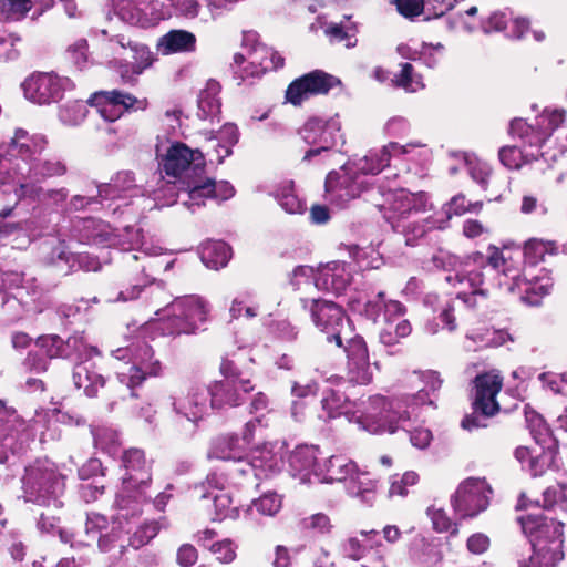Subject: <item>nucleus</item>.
<instances>
[{
	"instance_id": "14",
	"label": "nucleus",
	"mask_w": 567,
	"mask_h": 567,
	"mask_svg": "<svg viewBox=\"0 0 567 567\" xmlns=\"http://www.w3.org/2000/svg\"><path fill=\"white\" fill-rule=\"evenodd\" d=\"M212 410H228L244 404L255 390L251 381L236 382L231 379L214 380L208 384Z\"/></svg>"
},
{
	"instance_id": "36",
	"label": "nucleus",
	"mask_w": 567,
	"mask_h": 567,
	"mask_svg": "<svg viewBox=\"0 0 567 567\" xmlns=\"http://www.w3.org/2000/svg\"><path fill=\"white\" fill-rule=\"evenodd\" d=\"M412 327L408 319L395 320L388 319L379 333V340L386 347L395 346L401 339L411 333Z\"/></svg>"
},
{
	"instance_id": "45",
	"label": "nucleus",
	"mask_w": 567,
	"mask_h": 567,
	"mask_svg": "<svg viewBox=\"0 0 567 567\" xmlns=\"http://www.w3.org/2000/svg\"><path fill=\"white\" fill-rule=\"evenodd\" d=\"M241 361L243 358L238 353L225 355L221 359L219 365V373L223 377L221 379H231L236 382L251 381L250 379L244 377Z\"/></svg>"
},
{
	"instance_id": "31",
	"label": "nucleus",
	"mask_w": 567,
	"mask_h": 567,
	"mask_svg": "<svg viewBox=\"0 0 567 567\" xmlns=\"http://www.w3.org/2000/svg\"><path fill=\"white\" fill-rule=\"evenodd\" d=\"M301 532L309 537L327 538L333 533L334 525L324 513H316L300 520Z\"/></svg>"
},
{
	"instance_id": "42",
	"label": "nucleus",
	"mask_w": 567,
	"mask_h": 567,
	"mask_svg": "<svg viewBox=\"0 0 567 567\" xmlns=\"http://www.w3.org/2000/svg\"><path fill=\"white\" fill-rule=\"evenodd\" d=\"M311 96L312 91L303 75L291 81L285 92L286 101L293 106H301Z\"/></svg>"
},
{
	"instance_id": "39",
	"label": "nucleus",
	"mask_w": 567,
	"mask_h": 567,
	"mask_svg": "<svg viewBox=\"0 0 567 567\" xmlns=\"http://www.w3.org/2000/svg\"><path fill=\"white\" fill-rule=\"evenodd\" d=\"M32 8V0H0V19L7 22L21 21Z\"/></svg>"
},
{
	"instance_id": "24",
	"label": "nucleus",
	"mask_w": 567,
	"mask_h": 567,
	"mask_svg": "<svg viewBox=\"0 0 567 567\" xmlns=\"http://www.w3.org/2000/svg\"><path fill=\"white\" fill-rule=\"evenodd\" d=\"M509 134L513 138H518L523 146L542 147L545 142V134L539 128L537 122L529 124L524 118H514L509 124Z\"/></svg>"
},
{
	"instance_id": "2",
	"label": "nucleus",
	"mask_w": 567,
	"mask_h": 567,
	"mask_svg": "<svg viewBox=\"0 0 567 567\" xmlns=\"http://www.w3.org/2000/svg\"><path fill=\"white\" fill-rule=\"evenodd\" d=\"M159 320V329L165 336L178 337L196 334L208 321L209 305L199 296L190 295L175 298L165 309Z\"/></svg>"
},
{
	"instance_id": "60",
	"label": "nucleus",
	"mask_w": 567,
	"mask_h": 567,
	"mask_svg": "<svg viewBox=\"0 0 567 567\" xmlns=\"http://www.w3.org/2000/svg\"><path fill=\"white\" fill-rule=\"evenodd\" d=\"M396 9L405 18L420 16L424 9V0H396Z\"/></svg>"
},
{
	"instance_id": "6",
	"label": "nucleus",
	"mask_w": 567,
	"mask_h": 567,
	"mask_svg": "<svg viewBox=\"0 0 567 567\" xmlns=\"http://www.w3.org/2000/svg\"><path fill=\"white\" fill-rule=\"evenodd\" d=\"M492 494L485 478L468 477L458 485L451 504L461 520L473 518L488 507Z\"/></svg>"
},
{
	"instance_id": "43",
	"label": "nucleus",
	"mask_w": 567,
	"mask_h": 567,
	"mask_svg": "<svg viewBox=\"0 0 567 567\" xmlns=\"http://www.w3.org/2000/svg\"><path fill=\"white\" fill-rule=\"evenodd\" d=\"M37 346L44 350L45 357L49 359L53 358H66V347L70 343V339L64 342L58 334L41 336L35 341Z\"/></svg>"
},
{
	"instance_id": "62",
	"label": "nucleus",
	"mask_w": 567,
	"mask_h": 567,
	"mask_svg": "<svg viewBox=\"0 0 567 567\" xmlns=\"http://www.w3.org/2000/svg\"><path fill=\"white\" fill-rule=\"evenodd\" d=\"M489 538L483 533H475L467 538V550L474 555H482L489 548Z\"/></svg>"
},
{
	"instance_id": "32",
	"label": "nucleus",
	"mask_w": 567,
	"mask_h": 567,
	"mask_svg": "<svg viewBox=\"0 0 567 567\" xmlns=\"http://www.w3.org/2000/svg\"><path fill=\"white\" fill-rule=\"evenodd\" d=\"M357 471L355 462L341 455H333L326 462L324 478L328 482H343L349 477H353Z\"/></svg>"
},
{
	"instance_id": "21",
	"label": "nucleus",
	"mask_w": 567,
	"mask_h": 567,
	"mask_svg": "<svg viewBox=\"0 0 567 567\" xmlns=\"http://www.w3.org/2000/svg\"><path fill=\"white\" fill-rule=\"evenodd\" d=\"M72 379L74 385L82 389L89 398L97 396L99 390L105 385V379L95 371L92 364H76L73 369Z\"/></svg>"
},
{
	"instance_id": "10",
	"label": "nucleus",
	"mask_w": 567,
	"mask_h": 567,
	"mask_svg": "<svg viewBox=\"0 0 567 567\" xmlns=\"http://www.w3.org/2000/svg\"><path fill=\"white\" fill-rule=\"evenodd\" d=\"M339 127L331 120H323L319 116L309 117L299 130L301 138L312 147L303 156V161H310L322 152L332 150L336 144V135Z\"/></svg>"
},
{
	"instance_id": "8",
	"label": "nucleus",
	"mask_w": 567,
	"mask_h": 567,
	"mask_svg": "<svg viewBox=\"0 0 567 567\" xmlns=\"http://www.w3.org/2000/svg\"><path fill=\"white\" fill-rule=\"evenodd\" d=\"M368 186L362 174L344 167L331 171L324 181V192L328 200L338 206H343L360 197L368 189Z\"/></svg>"
},
{
	"instance_id": "29",
	"label": "nucleus",
	"mask_w": 567,
	"mask_h": 567,
	"mask_svg": "<svg viewBox=\"0 0 567 567\" xmlns=\"http://www.w3.org/2000/svg\"><path fill=\"white\" fill-rule=\"evenodd\" d=\"M68 171L65 163L56 158L38 161V158L28 166L25 178L41 182L47 178L63 176Z\"/></svg>"
},
{
	"instance_id": "19",
	"label": "nucleus",
	"mask_w": 567,
	"mask_h": 567,
	"mask_svg": "<svg viewBox=\"0 0 567 567\" xmlns=\"http://www.w3.org/2000/svg\"><path fill=\"white\" fill-rule=\"evenodd\" d=\"M352 276L346 262L332 261L321 267L315 278L319 290L341 295L350 285Z\"/></svg>"
},
{
	"instance_id": "48",
	"label": "nucleus",
	"mask_w": 567,
	"mask_h": 567,
	"mask_svg": "<svg viewBox=\"0 0 567 567\" xmlns=\"http://www.w3.org/2000/svg\"><path fill=\"white\" fill-rule=\"evenodd\" d=\"M566 112L563 110L544 111L535 120L545 134L546 141L565 122Z\"/></svg>"
},
{
	"instance_id": "35",
	"label": "nucleus",
	"mask_w": 567,
	"mask_h": 567,
	"mask_svg": "<svg viewBox=\"0 0 567 567\" xmlns=\"http://www.w3.org/2000/svg\"><path fill=\"white\" fill-rule=\"evenodd\" d=\"M231 257V248L225 241H213L202 250V260L212 269L225 267Z\"/></svg>"
},
{
	"instance_id": "7",
	"label": "nucleus",
	"mask_w": 567,
	"mask_h": 567,
	"mask_svg": "<svg viewBox=\"0 0 567 567\" xmlns=\"http://www.w3.org/2000/svg\"><path fill=\"white\" fill-rule=\"evenodd\" d=\"M87 103L96 109L102 118L111 123L121 118L125 113L143 112L150 104L146 97L138 99L116 89L95 92L90 96Z\"/></svg>"
},
{
	"instance_id": "4",
	"label": "nucleus",
	"mask_w": 567,
	"mask_h": 567,
	"mask_svg": "<svg viewBox=\"0 0 567 567\" xmlns=\"http://www.w3.org/2000/svg\"><path fill=\"white\" fill-rule=\"evenodd\" d=\"M409 420L410 413L401 402L382 395L371 396L361 415L364 427L374 434H393Z\"/></svg>"
},
{
	"instance_id": "15",
	"label": "nucleus",
	"mask_w": 567,
	"mask_h": 567,
	"mask_svg": "<svg viewBox=\"0 0 567 567\" xmlns=\"http://www.w3.org/2000/svg\"><path fill=\"white\" fill-rule=\"evenodd\" d=\"M347 355V379L353 384L365 385L373 379L369 349L363 337L357 334L343 346Z\"/></svg>"
},
{
	"instance_id": "5",
	"label": "nucleus",
	"mask_w": 567,
	"mask_h": 567,
	"mask_svg": "<svg viewBox=\"0 0 567 567\" xmlns=\"http://www.w3.org/2000/svg\"><path fill=\"white\" fill-rule=\"evenodd\" d=\"M59 474L48 464L37 461L25 468L22 489L25 502L49 506L56 503Z\"/></svg>"
},
{
	"instance_id": "23",
	"label": "nucleus",
	"mask_w": 567,
	"mask_h": 567,
	"mask_svg": "<svg viewBox=\"0 0 567 567\" xmlns=\"http://www.w3.org/2000/svg\"><path fill=\"white\" fill-rule=\"evenodd\" d=\"M221 85L218 81L209 79L205 87L200 90L197 99L198 109L202 118L215 117L221 112V101L219 93Z\"/></svg>"
},
{
	"instance_id": "26",
	"label": "nucleus",
	"mask_w": 567,
	"mask_h": 567,
	"mask_svg": "<svg viewBox=\"0 0 567 567\" xmlns=\"http://www.w3.org/2000/svg\"><path fill=\"white\" fill-rule=\"evenodd\" d=\"M558 252L559 246L554 240L529 238L523 246L524 261L530 266L544 262L547 256H557Z\"/></svg>"
},
{
	"instance_id": "37",
	"label": "nucleus",
	"mask_w": 567,
	"mask_h": 567,
	"mask_svg": "<svg viewBox=\"0 0 567 567\" xmlns=\"http://www.w3.org/2000/svg\"><path fill=\"white\" fill-rule=\"evenodd\" d=\"M303 76L306 78L312 91V95L315 96L327 95L333 87L341 83L337 76L320 69L310 71L303 74Z\"/></svg>"
},
{
	"instance_id": "52",
	"label": "nucleus",
	"mask_w": 567,
	"mask_h": 567,
	"mask_svg": "<svg viewBox=\"0 0 567 567\" xmlns=\"http://www.w3.org/2000/svg\"><path fill=\"white\" fill-rule=\"evenodd\" d=\"M125 537L118 528H112L111 532L101 534L97 537V545L101 551L110 553L117 548L118 555L123 554L125 548Z\"/></svg>"
},
{
	"instance_id": "3",
	"label": "nucleus",
	"mask_w": 567,
	"mask_h": 567,
	"mask_svg": "<svg viewBox=\"0 0 567 567\" xmlns=\"http://www.w3.org/2000/svg\"><path fill=\"white\" fill-rule=\"evenodd\" d=\"M504 379L499 372L492 370L477 374L473 380L472 413L466 414L461 426L466 431L486 427L487 419L501 411L497 395L502 391Z\"/></svg>"
},
{
	"instance_id": "38",
	"label": "nucleus",
	"mask_w": 567,
	"mask_h": 567,
	"mask_svg": "<svg viewBox=\"0 0 567 567\" xmlns=\"http://www.w3.org/2000/svg\"><path fill=\"white\" fill-rule=\"evenodd\" d=\"M498 157L501 163L508 169H520L523 165L537 159V155L525 154L516 145L501 147L498 151Z\"/></svg>"
},
{
	"instance_id": "40",
	"label": "nucleus",
	"mask_w": 567,
	"mask_h": 567,
	"mask_svg": "<svg viewBox=\"0 0 567 567\" xmlns=\"http://www.w3.org/2000/svg\"><path fill=\"white\" fill-rule=\"evenodd\" d=\"M132 50L135 52L134 60L135 62L132 65V74L131 76H125L122 73V78L124 83H130L134 85L136 83V78L134 75L142 74L146 69L151 68L156 58L153 52L146 45H134Z\"/></svg>"
},
{
	"instance_id": "61",
	"label": "nucleus",
	"mask_w": 567,
	"mask_h": 567,
	"mask_svg": "<svg viewBox=\"0 0 567 567\" xmlns=\"http://www.w3.org/2000/svg\"><path fill=\"white\" fill-rule=\"evenodd\" d=\"M107 527V519L105 516L96 513H92L87 516L85 522V530L87 535H91V538L94 539L99 537L103 529Z\"/></svg>"
},
{
	"instance_id": "30",
	"label": "nucleus",
	"mask_w": 567,
	"mask_h": 567,
	"mask_svg": "<svg viewBox=\"0 0 567 567\" xmlns=\"http://www.w3.org/2000/svg\"><path fill=\"white\" fill-rule=\"evenodd\" d=\"M289 466L301 476L307 477L310 473L316 472L317 450L312 446H298L289 455Z\"/></svg>"
},
{
	"instance_id": "44",
	"label": "nucleus",
	"mask_w": 567,
	"mask_h": 567,
	"mask_svg": "<svg viewBox=\"0 0 567 567\" xmlns=\"http://www.w3.org/2000/svg\"><path fill=\"white\" fill-rule=\"evenodd\" d=\"M446 206V214L451 217L453 215L462 216L467 213L478 214L483 209L484 203L482 200L471 202L464 194L460 193L453 196Z\"/></svg>"
},
{
	"instance_id": "13",
	"label": "nucleus",
	"mask_w": 567,
	"mask_h": 567,
	"mask_svg": "<svg viewBox=\"0 0 567 567\" xmlns=\"http://www.w3.org/2000/svg\"><path fill=\"white\" fill-rule=\"evenodd\" d=\"M485 255L481 251H473L461 258L455 275L446 276V281L453 286L467 282L472 296L487 298L488 288L485 286Z\"/></svg>"
},
{
	"instance_id": "20",
	"label": "nucleus",
	"mask_w": 567,
	"mask_h": 567,
	"mask_svg": "<svg viewBox=\"0 0 567 567\" xmlns=\"http://www.w3.org/2000/svg\"><path fill=\"white\" fill-rule=\"evenodd\" d=\"M196 37L193 32L182 29L168 31L158 41V48L163 54L177 52H194L196 50Z\"/></svg>"
},
{
	"instance_id": "53",
	"label": "nucleus",
	"mask_w": 567,
	"mask_h": 567,
	"mask_svg": "<svg viewBox=\"0 0 567 567\" xmlns=\"http://www.w3.org/2000/svg\"><path fill=\"white\" fill-rule=\"evenodd\" d=\"M419 482L417 473L413 471L405 472L401 477L394 476L389 488V495L404 497L409 494V487Z\"/></svg>"
},
{
	"instance_id": "51",
	"label": "nucleus",
	"mask_w": 567,
	"mask_h": 567,
	"mask_svg": "<svg viewBox=\"0 0 567 567\" xmlns=\"http://www.w3.org/2000/svg\"><path fill=\"white\" fill-rule=\"evenodd\" d=\"M471 177L483 190L487 192L498 182V176L494 169L485 163H477L471 167Z\"/></svg>"
},
{
	"instance_id": "64",
	"label": "nucleus",
	"mask_w": 567,
	"mask_h": 567,
	"mask_svg": "<svg viewBox=\"0 0 567 567\" xmlns=\"http://www.w3.org/2000/svg\"><path fill=\"white\" fill-rule=\"evenodd\" d=\"M24 367L35 373H42L48 370V359L43 354L30 351L23 362Z\"/></svg>"
},
{
	"instance_id": "49",
	"label": "nucleus",
	"mask_w": 567,
	"mask_h": 567,
	"mask_svg": "<svg viewBox=\"0 0 567 567\" xmlns=\"http://www.w3.org/2000/svg\"><path fill=\"white\" fill-rule=\"evenodd\" d=\"M427 515L432 520V526L435 532L449 533L451 536L458 535V523L452 522L444 509L432 506L427 509Z\"/></svg>"
},
{
	"instance_id": "55",
	"label": "nucleus",
	"mask_w": 567,
	"mask_h": 567,
	"mask_svg": "<svg viewBox=\"0 0 567 567\" xmlns=\"http://www.w3.org/2000/svg\"><path fill=\"white\" fill-rule=\"evenodd\" d=\"M556 450L557 447H551V450L542 447V452L539 454L532 456L526 465L533 476H539L545 473L546 468L554 460Z\"/></svg>"
},
{
	"instance_id": "56",
	"label": "nucleus",
	"mask_w": 567,
	"mask_h": 567,
	"mask_svg": "<svg viewBox=\"0 0 567 567\" xmlns=\"http://www.w3.org/2000/svg\"><path fill=\"white\" fill-rule=\"evenodd\" d=\"M280 206L289 214H299L305 209L303 203L293 194L292 187L284 188L278 194Z\"/></svg>"
},
{
	"instance_id": "50",
	"label": "nucleus",
	"mask_w": 567,
	"mask_h": 567,
	"mask_svg": "<svg viewBox=\"0 0 567 567\" xmlns=\"http://www.w3.org/2000/svg\"><path fill=\"white\" fill-rule=\"evenodd\" d=\"M542 507L546 511H553L558 507L567 514V486L560 488L548 487L543 492Z\"/></svg>"
},
{
	"instance_id": "9",
	"label": "nucleus",
	"mask_w": 567,
	"mask_h": 567,
	"mask_svg": "<svg viewBox=\"0 0 567 567\" xmlns=\"http://www.w3.org/2000/svg\"><path fill=\"white\" fill-rule=\"evenodd\" d=\"M302 308L309 310L311 319L317 328L329 333L327 341H334L342 347V338L338 328L342 326L344 311L342 307L326 299H301Z\"/></svg>"
},
{
	"instance_id": "47",
	"label": "nucleus",
	"mask_w": 567,
	"mask_h": 567,
	"mask_svg": "<svg viewBox=\"0 0 567 567\" xmlns=\"http://www.w3.org/2000/svg\"><path fill=\"white\" fill-rule=\"evenodd\" d=\"M187 193L192 206H203L206 199H213L210 178L194 179L187 183Z\"/></svg>"
},
{
	"instance_id": "59",
	"label": "nucleus",
	"mask_w": 567,
	"mask_h": 567,
	"mask_svg": "<svg viewBox=\"0 0 567 567\" xmlns=\"http://www.w3.org/2000/svg\"><path fill=\"white\" fill-rule=\"evenodd\" d=\"M460 257L454 255H450L444 251H439L431 257V262L433 267L437 270H450L453 269L456 271L458 266Z\"/></svg>"
},
{
	"instance_id": "1",
	"label": "nucleus",
	"mask_w": 567,
	"mask_h": 567,
	"mask_svg": "<svg viewBox=\"0 0 567 567\" xmlns=\"http://www.w3.org/2000/svg\"><path fill=\"white\" fill-rule=\"evenodd\" d=\"M543 508L539 513H526L517 523L528 539L535 557L520 560L519 567H555L564 559L565 524Z\"/></svg>"
},
{
	"instance_id": "18",
	"label": "nucleus",
	"mask_w": 567,
	"mask_h": 567,
	"mask_svg": "<svg viewBox=\"0 0 567 567\" xmlns=\"http://www.w3.org/2000/svg\"><path fill=\"white\" fill-rule=\"evenodd\" d=\"M209 401L210 393L208 385L206 388L193 385L185 395L175 398L173 405L177 413L184 415L192 422H197L203 419L210 408Z\"/></svg>"
},
{
	"instance_id": "46",
	"label": "nucleus",
	"mask_w": 567,
	"mask_h": 567,
	"mask_svg": "<svg viewBox=\"0 0 567 567\" xmlns=\"http://www.w3.org/2000/svg\"><path fill=\"white\" fill-rule=\"evenodd\" d=\"M282 507V496L276 492H266L260 497L252 501L251 508L264 516H275Z\"/></svg>"
},
{
	"instance_id": "63",
	"label": "nucleus",
	"mask_w": 567,
	"mask_h": 567,
	"mask_svg": "<svg viewBox=\"0 0 567 567\" xmlns=\"http://www.w3.org/2000/svg\"><path fill=\"white\" fill-rule=\"evenodd\" d=\"M198 551L192 544H183L176 555L177 564L182 567H190L196 564Z\"/></svg>"
},
{
	"instance_id": "58",
	"label": "nucleus",
	"mask_w": 567,
	"mask_h": 567,
	"mask_svg": "<svg viewBox=\"0 0 567 567\" xmlns=\"http://www.w3.org/2000/svg\"><path fill=\"white\" fill-rule=\"evenodd\" d=\"M89 44L86 39H79L68 48V54L71 61L79 68H82L87 61Z\"/></svg>"
},
{
	"instance_id": "28",
	"label": "nucleus",
	"mask_w": 567,
	"mask_h": 567,
	"mask_svg": "<svg viewBox=\"0 0 567 567\" xmlns=\"http://www.w3.org/2000/svg\"><path fill=\"white\" fill-rule=\"evenodd\" d=\"M255 473V480L260 481L267 477L276 466V457L272 447L262 443L250 450L247 455Z\"/></svg>"
},
{
	"instance_id": "34",
	"label": "nucleus",
	"mask_w": 567,
	"mask_h": 567,
	"mask_svg": "<svg viewBox=\"0 0 567 567\" xmlns=\"http://www.w3.org/2000/svg\"><path fill=\"white\" fill-rule=\"evenodd\" d=\"M511 259V256L505 255V249L488 245L487 255H485V267L491 266L494 270L516 280L519 278V269L509 265Z\"/></svg>"
},
{
	"instance_id": "41",
	"label": "nucleus",
	"mask_w": 567,
	"mask_h": 567,
	"mask_svg": "<svg viewBox=\"0 0 567 567\" xmlns=\"http://www.w3.org/2000/svg\"><path fill=\"white\" fill-rule=\"evenodd\" d=\"M348 401L349 399L344 392L337 389H328L323 392L321 405L328 419H336L343 413Z\"/></svg>"
},
{
	"instance_id": "27",
	"label": "nucleus",
	"mask_w": 567,
	"mask_h": 567,
	"mask_svg": "<svg viewBox=\"0 0 567 567\" xmlns=\"http://www.w3.org/2000/svg\"><path fill=\"white\" fill-rule=\"evenodd\" d=\"M554 287L553 278L545 272L542 276H535L526 282L520 300L530 307H538L543 299L548 296Z\"/></svg>"
},
{
	"instance_id": "25",
	"label": "nucleus",
	"mask_w": 567,
	"mask_h": 567,
	"mask_svg": "<svg viewBox=\"0 0 567 567\" xmlns=\"http://www.w3.org/2000/svg\"><path fill=\"white\" fill-rule=\"evenodd\" d=\"M76 229L81 240L86 244L103 245L109 243L112 236L109 224L93 217L81 219Z\"/></svg>"
},
{
	"instance_id": "11",
	"label": "nucleus",
	"mask_w": 567,
	"mask_h": 567,
	"mask_svg": "<svg viewBox=\"0 0 567 567\" xmlns=\"http://www.w3.org/2000/svg\"><path fill=\"white\" fill-rule=\"evenodd\" d=\"M68 80L54 72H34L22 83L24 95L38 104H50L63 97Z\"/></svg>"
},
{
	"instance_id": "54",
	"label": "nucleus",
	"mask_w": 567,
	"mask_h": 567,
	"mask_svg": "<svg viewBox=\"0 0 567 567\" xmlns=\"http://www.w3.org/2000/svg\"><path fill=\"white\" fill-rule=\"evenodd\" d=\"M236 549L237 546L228 538L215 542L208 547V550L215 555L216 559L221 564L233 563L237 557Z\"/></svg>"
},
{
	"instance_id": "12",
	"label": "nucleus",
	"mask_w": 567,
	"mask_h": 567,
	"mask_svg": "<svg viewBox=\"0 0 567 567\" xmlns=\"http://www.w3.org/2000/svg\"><path fill=\"white\" fill-rule=\"evenodd\" d=\"M48 140L44 135L30 134L24 128H16L13 136L7 144L0 146V152L8 161L21 159L30 165L47 148Z\"/></svg>"
},
{
	"instance_id": "22",
	"label": "nucleus",
	"mask_w": 567,
	"mask_h": 567,
	"mask_svg": "<svg viewBox=\"0 0 567 567\" xmlns=\"http://www.w3.org/2000/svg\"><path fill=\"white\" fill-rule=\"evenodd\" d=\"M525 421L532 436L537 444L547 450L557 447V443L553 436L551 429L546 423L543 415H540L537 411L529 408L528 405L525 408Z\"/></svg>"
},
{
	"instance_id": "16",
	"label": "nucleus",
	"mask_w": 567,
	"mask_h": 567,
	"mask_svg": "<svg viewBox=\"0 0 567 567\" xmlns=\"http://www.w3.org/2000/svg\"><path fill=\"white\" fill-rule=\"evenodd\" d=\"M205 156L199 150H192L185 143L172 144L162 161L163 171L167 176L178 177L190 166L194 171H204Z\"/></svg>"
},
{
	"instance_id": "57",
	"label": "nucleus",
	"mask_w": 567,
	"mask_h": 567,
	"mask_svg": "<svg viewBox=\"0 0 567 567\" xmlns=\"http://www.w3.org/2000/svg\"><path fill=\"white\" fill-rule=\"evenodd\" d=\"M231 462L233 465L229 472L234 478L255 480V473L247 455L243 456L241 454L238 458H233Z\"/></svg>"
},
{
	"instance_id": "33",
	"label": "nucleus",
	"mask_w": 567,
	"mask_h": 567,
	"mask_svg": "<svg viewBox=\"0 0 567 567\" xmlns=\"http://www.w3.org/2000/svg\"><path fill=\"white\" fill-rule=\"evenodd\" d=\"M243 454L239 437L236 434H224L215 439L209 452L210 457L223 461L238 458Z\"/></svg>"
},
{
	"instance_id": "17",
	"label": "nucleus",
	"mask_w": 567,
	"mask_h": 567,
	"mask_svg": "<svg viewBox=\"0 0 567 567\" xmlns=\"http://www.w3.org/2000/svg\"><path fill=\"white\" fill-rule=\"evenodd\" d=\"M122 465L125 470L123 482L143 494L152 480L144 451L136 447L124 451Z\"/></svg>"
}]
</instances>
